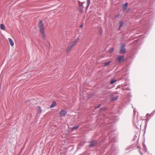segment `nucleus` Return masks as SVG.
I'll return each mask as SVG.
<instances>
[{"label":"nucleus","instance_id":"obj_3","mask_svg":"<svg viewBox=\"0 0 155 155\" xmlns=\"http://www.w3.org/2000/svg\"><path fill=\"white\" fill-rule=\"evenodd\" d=\"M125 45L124 44L121 45L120 51V54H124L126 53L125 48Z\"/></svg>","mask_w":155,"mask_h":155},{"label":"nucleus","instance_id":"obj_9","mask_svg":"<svg viewBox=\"0 0 155 155\" xmlns=\"http://www.w3.org/2000/svg\"><path fill=\"white\" fill-rule=\"evenodd\" d=\"M111 63V61H107L103 63L104 67H105L109 65Z\"/></svg>","mask_w":155,"mask_h":155},{"label":"nucleus","instance_id":"obj_13","mask_svg":"<svg viewBox=\"0 0 155 155\" xmlns=\"http://www.w3.org/2000/svg\"><path fill=\"white\" fill-rule=\"evenodd\" d=\"M116 81H117L116 80H114V79L111 80L110 82V84H112L113 83L116 82Z\"/></svg>","mask_w":155,"mask_h":155},{"label":"nucleus","instance_id":"obj_10","mask_svg":"<svg viewBox=\"0 0 155 155\" xmlns=\"http://www.w3.org/2000/svg\"><path fill=\"white\" fill-rule=\"evenodd\" d=\"M128 5V3H126L123 5V9H126L127 8Z\"/></svg>","mask_w":155,"mask_h":155},{"label":"nucleus","instance_id":"obj_21","mask_svg":"<svg viewBox=\"0 0 155 155\" xmlns=\"http://www.w3.org/2000/svg\"><path fill=\"white\" fill-rule=\"evenodd\" d=\"M83 25H81L80 27L81 28V27H83Z\"/></svg>","mask_w":155,"mask_h":155},{"label":"nucleus","instance_id":"obj_15","mask_svg":"<svg viewBox=\"0 0 155 155\" xmlns=\"http://www.w3.org/2000/svg\"><path fill=\"white\" fill-rule=\"evenodd\" d=\"M79 126H76V127H74L72 128V129L73 130H75L77 129L78 127Z\"/></svg>","mask_w":155,"mask_h":155},{"label":"nucleus","instance_id":"obj_8","mask_svg":"<svg viewBox=\"0 0 155 155\" xmlns=\"http://www.w3.org/2000/svg\"><path fill=\"white\" fill-rule=\"evenodd\" d=\"M96 144V142L95 141H92L91 143L89 145V146L90 147H91L94 146Z\"/></svg>","mask_w":155,"mask_h":155},{"label":"nucleus","instance_id":"obj_20","mask_svg":"<svg viewBox=\"0 0 155 155\" xmlns=\"http://www.w3.org/2000/svg\"><path fill=\"white\" fill-rule=\"evenodd\" d=\"M105 108H101L100 109V110H105Z\"/></svg>","mask_w":155,"mask_h":155},{"label":"nucleus","instance_id":"obj_2","mask_svg":"<svg viewBox=\"0 0 155 155\" xmlns=\"http://www.w3.org/2000/svg\"><path fill=\"white\" fill-rule=\"evenodd\" d=\"M116 60L118 61L120 63L123 62L124 61V56L121 55L118 56L116 59Z\"/></svg>","mask_w":155,"mask_h":155},{"label":"nucleus","instance_id":"obj_12","mask_svg":"<svg viewBox=\"0 0 155 155\" xmlns=\"http://www.w3.org/2000/svg\"><path fill=\"white\" fill-rule=\"evenodd\" d=\"M0 28H1L3 30H4L5 29V27L4 25L3 24H1L0 25Z\"/></svg>","mask_w":155,"mask_h":155},{"label":"nucleus","instance_id":"obj_17","mask_svg":"<svg viewBox=\"0 0 155 155\" xmlns=\"http://www.w3.org/2000/svg\"><path fill=\"white\" fill-rule=\"evenodd\" d=\"M90 2V0H87V3L88 4V6L89 5Z\"/></svg>","mask_w":155,"mask_h":155},{"label":"nucleus","instance_id":"obj_6","mask_svg":"<svg viewBox=\"0 0 155 155\" xmlns=\"http://www.w3.org/2000/svg\"><path fill=\"white\" fill-rule=\"evenodd\" d=\"M40 33L41 35L42 38L45 40L46 38V35L45 33V31H42L40 32Z\"/></svg>","mask_w":155,"mask_h":155},{"label":"nucleus","instance_id":"obj_7","mask_svg":"<svg viewBox=\"0 0 155 155\" xmlns=\"http://www.w3.org/2000/svg\"><path fill=\"white\" fill-rule=\"evenodd\" d=\"M8 40L10 45L12 46H13L14 45V43L13 41L12 40L11 38H8Z\"/></svg>","mask_w":155,"mask_h":155},{"label":"nucleus","instance_id":"obj_19","mask_svg":"<svg viewBox=\"0 0 155 155\" xmlns=\"http://www.w3.org/2000/svg\"><path fill=\"white\" fill-rule=\"evenodd\" d=\"M123 24V23H121L120 25V27H119L120 28L121 27V26H122Z\"/></svg>","mask_w":155,"mask_h":155},{"label":"nucleus","instance_id":"obj_14","mask_svg":"<svg viewBox=\"0 0 155 155\" xmlns=\"http://www.w3.org/2000/svg\"><path fill=\"white\" fill-rule=\"evenodd\" d=\"M114 51V48H112L110 49L109 50V52L110 53H111L113 52V51Z\"/></svg>","mask_w":155,"mask_h":155},{"label":"nucleus","instance_id":"obj_16","mask_svg":"<svg viewBox=\"0 0 155 155\" xmlns=\"http://www.w3.org/2000/svg\"><path fill=\"white\" fill-rule=\"evenodd\" d=\"M117 97H116L115 98H112V101H115L116 100H117Z\"/></svg>","mask_w":155,"mask_h":155},{"label":"nucleus","instance_id":"obj_1","mask_svg":"<svg viewBox=\"0 0 155 155\" xmlns=\"http://www.w3.org/2000/svg\"><path fill=\"white\" fill-rule=\"evenodd\" d=\"M79 40V38H77L74 41H71L69 46L66 49V51L68 52L73 47L78 43Z\"/></svg>","mask_w":155,"mask_h":155},{"label":"nucleus","instance_id":"obj_5","mask_svg":"<svg viewBox=\"0 0 155 155\" xmlns=\"http://www.w3.org/2000/svg\"><path fill=\"white\" fill-rule=\"evenodd\" d=\"M67 112L64 110H61L59 113V114L61 117H64L66 114Z\"/></svg>","mask_w":155,"mask_h":155},{"label":"nucleus","instance_id":"obj_18","mask_svg":"<svg viewBox=\"0 0 155 155\" xmlns=\"http://www.w3.org/2000/svg\"><path fill=\"white\" fill-rule=\"evenodd\" d=\"M100 106H101V104H99L97 106H95V108H99V107H100Z\"/></svg>","mask_w":155,"mask_h":155},{"label":"nucleus","instance_id":"obj_4","mask_svg":"<svg viewBox=\"0 0 155 155\" xmlns=\"http://www.w3.org/2000/svg\"><path fill=\"white\" fill-rule=\"evenodd\" d=\"M38 26L40 32L44 31V25L42 21L40 20L39 21Z\"/></svg>","mask_w":155,"mask_h":155},{"label":"nucleus","instance_id":"obj_11","mask_svg":"<svg viewBox=\"0 0 155 155\" xmlns=\"http://www.w3.org/2000/svg\"><path fill=\"white\" fill-rule=\"evenodd\" d=\"M56 105V102H55V101H54L52 103L51 105V106L50 107V108H52V107H53L54 106H55Z\"/></svg>","mask_w":155,"mask_h":155}]
</instances>
